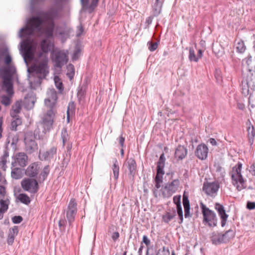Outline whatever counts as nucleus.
Here are the masks:
<instances>
[{"mask_svg": "<svg viewBox=\"0 0 255 255\" xmlns=\"http://www.w3.org/2000/svg\"><path fill=\"white\" fill-rule=\"evenodd\" d=\"M163 174H160L159 173H156L155 177L154 178L155 181V188L159 189L161 186V184L163 182Z\"/></svg>", "mask_w": 255, "mask_h": 255, "instance_id": "obj_35", "label": "nucleus"}, {"mask_svg": "<svg viewBox=\"0 0 255 255\" xmlns=\"http://www.w3.org/2000/svg\"><path fill=\"white\" fill-rule=\"evenodd\" d=\"M124 165L126 166L128 170V175L134 177L137 171V165L133 158H127Z\"/></svg>", "mask_w": 255, "mask_h": 255, "instance_id": "obj_16", "label": "nucleus"}, {"mask_svg": "<svg viewBox=\"0 0 255 255\" xmlns=\"http://www.w3.org/2000/svg\"><path fill=\"white\" fill-rule=\"evenodd\" d=\"M67 70L68 72L66 75L70 80H72L74 78L75 75V68L74 65L72 64H69L67 66Z\"/></svg>", "mask_w": 255, "mask_h": 255, "instance_id": "obj_39", "label": "nucleus"}, {"mask_svg": "<svg viewBox=\"0 0 255 255\" xmlns=\"http://www.w3.org/2000/svg\"><path fill=\"white\" fill-rule=\"evenodd\" d=\"M21 185L24 191L33 194L37 193L39 189L38 183L35 179H24L21 182Z\"/></svg>", "mask_w": 255, "mask_h": 255, "instance_id": "obj_8", "label": "nucleus"}, {"mask_svg": "<svg viewBox=\"0 0 255 255\" xmlns=\"http://www.w3.org/2000/svg\"><path fill=\"white\" fill-rule=\"evenodd\" d=\"M222 235V233L213 232L211 237V240L212 244L215 245H219L224 244L223 239Z\"/></svg>", "mask_w": 255, "mask_h": 255, "instance_id": "obj_24", "label": "nucleus"}, {"mask_svg": "<svg viewBox=\"0 0 255 255\" xmlns=\"http://www.w3.org/2000/svg\"><path fill=\"white\" fill-rule=\"evenodd\" d=\"M54 82L57 89H58L60 92H62L64 90L63 85L62 82L60 81V79L58 76L55 77Z\"/></svg>", "mask_w": 255, "mask_h": 255, "instance_id": "obj_44", "label": "nucleus"}, {"mask_svg": "<svg viewBox=\"0 0 255 255\" xmlns=\"http://www.w3.org/2000/svg\"><path fill=\"white\" fill-rule=\"evenodd\" d=\"M247 208L250 210H253L255 209V202H248L247 204Z\"/></svg>", "mask_w": 255, "mask_h": 255, "instance_id": "obj_63", "label": "nucleus"}, {"mask_svg": "<svg viewBox=\"0 0 255 255\" xmlns=\"http://www.w3.org/2000/svg\"><path fill=\"white\" fill-rule=\"evenodd\" d=\"M24 143L25 150L29 154L33 153L38 148V145L35 140V136L31 132L25 134Z\"/></svg>", "mask_w": 255, "mask_h": 255, "instance_id": "obj_9", "label": "nucleus"}, {"mask_svg": "<svg viewBox=\"0 0 255 255\" xmlns=\"http://www.w3.org/2000/svg\"><path fill=\"white\" fill-rule=\"evenodd\" d=\"M219 188L220 184L218 182H205L203 185L202 190L207 195L215 197Z\"/></svg>", "mask_w": 255, "mask_h": 255, "instance_id": "obj_10", "label": "nucleus"}, {"mask_svg": "<svg viewBox=\"0 0 255 255\" xmlns=\"http://www.w3.org/2000/svg\"><path fill=\"white\" fill-rule=\"evenodd\" d=\"M176 215V212L174 209H172V212L167 211L166 213L162 216V221L168 224L170 221H171Z\"/></svg>", "mask_w": 255, "mask_h": 255, "instance_id": "obj_29", "label": "nucleus"}, {"mask_svg": "<svg viewBox=\"0 0 255 255\" xmlns=\"http://www.w3.org/2000/svg\"><path fill=\"white\" fill-rule=\"evenodd\" d=\"M16 68L13 65H8L0 69V76L2 79V89L9 96L13 95V76L16 73Z\"/></svg>", "mask_w": 255, "mask_h": 255, "instance_id": "obj_2", "label": "nucleus"}, {"mask_svg": "<svg viewBox=\"0 0 255 255\" xmlns=\"http://www.w3.org/2000/svg\"><path fill=\"white\" fill-rule=\"evenodd\" d=\"M18 233V228L17 226H14L10 228L9 231L7 239V243L8 245H12L13 243L15 237L17 235Z\"/></svg>", "mask_w": 255, "mask_h": 255, "instance_id": "obj_23", "label": "nucleus"}, {"mask_svg": "<svg viewBox=\"0 0 255 255\" xmlns=\"http://www.w3.org/2000/svg\"><path fill=\"white\" fill-rule=\"evenodd\" d=\"M11 176L13 179H19L22 177V169L20 168L15 167L11 170Z\"/></svg>", "mask_w": 255, "mask_h": 255, "instance_id": "obj_31", "label": "nucleus"}, {"mask_svg": "<svg viewBox=\"0 0 255 255\" xmlns=\"http://www.w3.org/2000/svg\"><path fill=\"white\" fill-rule=\"evenodd\" d=\"M14 224H19L23 220V218L20 216H14L11 219Z\"/></svg>", "mask_w": 255, "mask_h": 255, "instance_id": "obj_55", "label": "nucleus"}, {"mask_svg": "<svg viewBox=\"0 0 255 255\" xmlns=\"http://www.w3.org/2000/svg\"><path fill=\"white\" fill-rule=\"evenodd\" d=\"M48 62V58L46 57L43 59L38 65L32 67L31 69L33 71L36 72V73L41 75L43 78H45L49 73Z\"/></svg>", "mask_w": 255, "mask_h": 255, "instance_id": "obj_11", "label": "nucleus"}, {"mask_svg": "<svg viewBox=\"0 0 255 255\" xmlns=\"http://www.w3.org/2000/svg\"><path fill=\"white\" fill-rule=\"evenodd\" d=\"M86 94V88L84 86H79L77 92V98L79 103L84 99Z\"/></svg>", "mask_w": 255, "mask_h": 255, "instance_id": "obj_34", "label": "nucleus"}, {"mask_svg": "<svg viewBox=\"0 0 255 255\" xmlns=\"http://www.w3.org/2000/svg\"><path fill=\"white\" fill-rule=\"evenodd\" d=\"M68 133L66 128H63L61 130V138L63 142V144L64 145L68 140Z\"/></svg>", "mask_w": 255, "mask_h": 255, "instance_id": "obj_50", "label": "nucleus"}, {"mask_svg": "<svg viewBox=\"0 0 255 255\" xmlns=\"http://www.w3.org/2000/svg\"><path fill=\"white\" fill-rule=\"evenodd\" d=\"M45 37V38L41 41L40 46L42 52L44 53H48L50 51L51 49L53 48L54 45L53 42L48 39L50 38Z\"/></svg>", "mask_w": 255, "mask_h": 255, "instance_id": "obj_19", "label": "nucleus"}, {"mask_svg": "<svg viewBox=\"0 0 255 255\" xmlns=\"http://www.w3.org/2000/svg\"><path fill=\"white\" fill-rule=\"evenodd\" d=\"M40 170L38 162H35L30 164L25 170L26 176L31 178L37 177Z\"/></svg>", "mask_w": 255, "mask_h": 255, "instance_id": "obj_15", "label": "nucleus"}, {"mask_svg": "<svg viewBox=\"0 0 255 255\" xmlns=\"http://www.w3.org/2000/svg\"><path fill=\"white\" fill-rule=\"evenodd\" d=\"M18 199L22 203L28 205L30 202L29 197L24 193H20L18 196Z\"/></svg>", "mask_w": 255, "mask_h": 255, "instance_id": "obj_37", "label": "nucleus"}, {"mask_svg": "<svg viewBox=\"0 0 255 255\" xmlns=\"http://www.w3.org/2000/svg\"><path fill=\"white\" fill-rule=\"evenodd\" d=\"M120 237V234L118 232H115L113 233L112 238L114 242L117 241Z\"/></svg>", "mask_w": 255, "mask_h": 255, "instance_id": "obj_64", "label": "nucleus"}, {"mask_svg": "<svg viewBox=\"0 0 255 255\" xmlns=\"http://www.w3.org/2000/svg\"><path fill=\"white\" fill-rule=\"evenodd\" d=\"M6 202L5 200L2 199L0 200V220L3 218V214L8 208V204Z\"/></svg>", "mask_w": 255, "mask_h": 255, "instance_id": "obj_32", "label": "nucleus"}, {"mask_svg": "<svg viewBox=\"0 0 255 255\" xmlns=\"http://www.w3.org/2000/svg\"><path fill=\"white\" fill-rule=\"evenodd\" d=\"M201 207L203 216V223L210 227H216L218 219L216 213L207 208L204 204L201 203Z\"/></svg>", "mask_w": 255, "mask_h": 255, "instance_id": "obj_4", "label": "nucleus"}, {"mask_svg": "<svg viewBox=\"0 0 255 255\" xmlns=\"http://www.w3.org/2000/svg\"><path fill=\"white\" fill-rule=\"evenodd\" d=\"M112 170L113 172L114 178L115 179V180H117L119 178L120 168L118 164V160L116 158L114 160L113 165L112 166Z\"/></svg>", "mask_w": 255, "mask_h": 255, "instance_id": "obj_33", "label": "nucleus"}, {"mask_svg": "<svg viewBox=\"0 0 255 255\" xmlns=\"http://www.w3.org/2000/svg\"><path fill=\"white\" fill-rule=\"evenodd\" d=\"M215 209H216V210L217 211L218 213H219L220 212H223L224 211H225V208L223 206V205L219 203H215Z\"/></svg>", "mask_w": 255, "mask_h": 255, "instance_id": "obj_56", "label": "nucleus"}, {"mask_svg": "<svg viewBox=\"0 0 255 255\" xmlns=\"http://www.w3.org/2000/svg\"><path fill=\"white\" fill-rule=\"evenodd\" d=\"M224 244H227L235 236V232L232 229H229L225 233H222Z\"/></svg>", "mask_w": 255, "mask_h": 255, "instance_id": "obj_27", "label": "nucleus"}, {"mask_svg": "<svg viewBox=\"0 0 255 255\" xmlns=\"http://www.w3.org/2000/svg\"><path fill=\"white\" fill-rule=\"evenodd\" d=\"M162 5L154 4L152 5V14L155 17L159 15L161 12Z\"/></svg>", "mask_w": 255, "mask_h": 255, "instance_id": "obj_40", "label": "nucleus"}, {"mask_svg": "<svg viewBox=\"0 0 255 255\" xmlns=\"http://www.w3.org/2000/svg\"><path fill=\"white\" fill-rule=\"evenodd\" d=\"M28 157L27 155L23 152H19L16 155V160L14 163L12 162V165L14 166V164L17 163L21 167H24L27 164Z\"/></svg>", "mask_w": 255, "mask_h": 255, "instance_id": "obj_20", "label": "nucleus"}, {"mask_svg": "<svg viewBox=\"0 0 255 255\" xmlns=\"http://www.w3.org/2000/svg\"><path fill=\"white\" fill-rule=\"evenodd\" d=\"M156 255H170V252L168 248L163 247L157 251Z\"/></svg>", "mask_w": 255, "mask_h": 255, "instance_id": "obj_47", "label": "nucleus"}, {"mask_svg": "<svg viewBox=\"0 0 255 255\" xmlns=\"http://www.w3.org/2000/svg\"><path fill=\"white\" fill-rule=\"evenodd\" d=\"M189 59L190 61L197 62L199 60L197 56H196L195 51L192 48H190L189 51Z\"/></svg>", "mask_w": 255, "mask_h": 255, "instance_id": "obj_45", "label": "nucleus"}, {"mask_svg": "<svg viewBox=\"0 0 255 255\" xmlns=\"http://www.w3.org/2000/svg\"><path fill=\"white\" fill-rule=\"evenodd\" d=\"M35 102V100L34 97L29 96L27 95L24 100L25 108L27 110H30L34 107Z\"/></svg>", "mask_w": 255, "mask_h": 255, "instance_id": "obj_28", "label": "nucleus"}, {"mask_svg": "<svg viewBox=\"0 0 255 255\" xmlns=\"http://www.w3.org/2000/svg\"><path fill=\"white\" fill-rule=\"evenodd\" d=\"M147 45L148 46V49L152 52L155 51L158 47V42H152L151 41H149L147 42Z\"/></svg>", "mask_w": 255, "mask_h": 255, "instance_id": "obj_49", "label": "nucleus"}, {"mask_svg": "<svg viewBox=\"0 0 255 255\" xmlns=\"http://www.w3.org/2000/svg\"><path fill=\"white\" fill-rule=\"evenodd\" d=\"M67 221L65 219H61L58 222V226L60 228H63V230H65Z\"/></svg>", "mask_w": 255, "mask_h": 255, "instance_id": "obj_59", "label": "nucleus"}, {"mask_svg": "<svg viewBox=\"0 0 255 255\" xmlns=\"http://www.w3.org/2000/svg\"><path fill=\"white\" fill-rule=\"evenodd\" d=\"M173 201L175 205L181 204V195L175 196L173 197Z\"/></svg>", "mask_w": 255, "mask_h": 255, "instance_id": "obj_61", "label": "nucleus"}, {"mask_svg": "<svg viewBox=\"0 0 255 255\" xmlns=\"http://www.w3.org/2000/svg\"><path fill=\"white\" fill-rule=\"evenodd\" d=\"M187 149L183 145H178L175 150L174 157L177 161L182 160L187 154Z\"/></svg>", "mask_w": 255, "mask_h": 255, "instance_id": "obj_18", "label": "nucleus"}, {"mask_svg": "<svg viewBox=\"0 0 255 255\" xmlns=\"http://www.w3.org/2000/svg\"><path fill=\"white\" fill-rule=\"evenodd\" d=\"M176 212L177 214L178 215L180 221L179 222V224L182 223L183 221V211L182 208L181 207V204H178L176 205Z\"/></svg>", "mask_w": 255, "mask_h": 255, "instance_id": "obj_42", "label": "nucleus"}, {"mask_svg": "<svg viewBox=\"0 0 255 255\" xmlns=\"http://www.w3.org/2000/svg\"><path fill=\"white\" fill-rule=\"evenodd\" d=\"M8 96L3 95L1 97V102L2 104L4 106H8L10 104V99L13 95L9 96L7 94Z\"/></svg>", "mask_w": 255, "mask_h": 255, "instance_id": "obj_46", "label": "nucleus"}, {"mask_svg": "<svg viewBox=\"0 0 255 255\" xmlns=\"http://www.w3.org/2000/svg\"><path fill=\"white\" fill-rule=\"evenodd\" d=\"M50 171V168L49 165H46L43 167L38 177V181L39 183L43 182L46 179L47 176L49 174Z\"/></svg>", "mask_w": 255, "mask_h": 255, "instance_id": "obj_26", "label": "nucleus"}, {"mask_svg": "<svg viewBox=\"0 0 255 255\" xmlns=\"http://www.w3.org/2000/svg\"><path fill=\"white\" fill-rule=\"evenodd\" d=\"M75 104L74 102L71 101L69 102L67 110V121L69 122V118H70V113L73 114L75 112Z\"/></svg>", "mask_w": 255, "mask_h": 255, "instance_id": "obj_38", "label": "nucleus"}, {"mask_svg": "<svg viewBox=\"0 0 255 255\" xmlns=\"http://www.w3.org/2000/svg\"><path fill=\"white\" fill-rule=\"evenodd\" d=\"M218 213L221 219V226L224 227L226 225L229 215L226 213V211L220 212Z\"/></svg>", "mask_w": 255, "mask_h": 255, "instance_id": "obj_36", "label": "nucleus"}, {"mask_svg": "<svg viewBox=\"0 0 255 255\" xmlns=\"http://www.w3.org/2000/svg\"><path fill=\"white\" fill-rule=\"evenodd\" d=\"M242 166V163L239 162L233 167L232 172L230 173L232 180L235 182L233 184L236 186V188L239 191L246 188V186L244 185L245 180L241 173Z\"/></svg>", "mask_w": 255, "mask_h": 255, "instance_id": "obj_3", "label": "nucleus"}, {"mask_svg": "<svg viewBox=\"0 0 255 255\" xmlns=\"http://www.w3.org/2000/svg\"><path fill=\"white\" fill-rule=\"evenodd\" d=\"M248 137L249 142L250 145H252L254 142V138L255 136V128L253 126H249L247 129Z\"/></svg>", "mask_w": 255, "mask_h": 255, "instance_id": "obj_30", "label": "nucleus"}, {"mask_svg": "<svg viewBox=\"0 0 255 255\" xmlns=\"http://www.w3.org/2000/svg\"><path fill=\"white\" fill-rule=\"evenodd\" d=\"M11 116L13 118V121L11 123V129L12 130H16L18 126L20 125L22 123L21 119L18 115L11 113Z\"/></svg>", "mask_w": 255, "mask_h": 255, "instance_id": "obj_25", "label": "nucleus"}, {"mask_svg": "<svg viewBox=\"0 0 255 255\" xmlns=\"http://www.w3.org/2000/svg\"><path fill=\"white\" fill-rule=\"evenodd\" d=\"M51 59L54 63V66L61 68L68 61V56L63 50H59L51 52Z\"/></svg>", "mask_w": 255, "mask_h": 255, "instance_id": "obj_5", "label": "nucleus"}, {"mask_svg": "<svg viewBox=\"0 0 255 255\" xmlns=\"http://www.w3.org/2000/svg\"><path fill=\"white\" fill-rule=\"evenodd\" d=\"M182 203L184 209V216L185 218H190L192 215L190 214V205L188 196L185 192L183 195Z\"/></svg>", "mask_w": 255, "mask_h": 255, "instance_id": "obj_21", "label": "nucleus"}, {"mask_svg": "<svg viewBox=\"0 0 255 255\" xmlns=\"http://www.w3.org/2000/svg\"><path fill=\"white\" fill-rule=\"evenodd\" d=\"M57 154V147L53 146L47 150L42 153L40 152L38 155L39 158L41 161H50Z\"/></svg>", "mask_w": 255, "mask_h": 255, "instance_id": "obj_13", "label": "nucleus"}, {"mask_svg": "<svg viewBox=\"0 0 255 255\" xmlns=\"http://www.w3.org/2000/svg\"><path fill=\"white\" fill-rule=\"evenodd\" d=\"M77 204L75 199L72 198L68 205L66 211V218L69 226L72 227V223L75 221L76 215L77 213Z\"/></svg>", "mask_w": 255, "mask_h": 255, "instance_id": "obj_7", "label": "nucleus"}, {"mask_svg": "<svg viewBox=\"0 0 255 255\" xmlns=\"http://www.w3.org/2000/svg\"><path fill=\"white\" fill-rule=\"evenodd\" d=\"M141 244H142V245H143V244H145V245L147 247H148L149 246V245L150 244V241L148 238L147 236L144 235L143 236V237H142V241Z\"/></svg>", "mask_w": 255, "mask_h": 255, "instance_id": "obj_60", "label": "nucleus"}, {"mask_svg": "<svg viewBox=\"0 0 255 255\" xmlns=\"http://www.w3.org/2000/svg\"><path fill=\"white\" fill-rule=\"evenodd\" d=\"M81 50L79 48H76L73 53L72 56V59L74 60H76L79 58Z\"/></svg>", "mask_w": 255, "mask_h": 255, "instance_id": "obj_58", "label": "nucleus"}, {"mask_svg": "<svg viewBox=\"0 0 255 255\" xmlns=\"http://www.w3.org/2000/svg\"><path fill=\"white\" fill-rule=\"evenodd\" d=\"M99 0H92L91 3L88 5L87 9L88 10L89 13H91L97 5Z\"/></svg>", "mask_w": 255, "mask_h": 255, "instance_id": "obj_48", "label": "nucleus"}, {"mask_svg": "<svg viewBox=\"0 0 255 255\" xmlns=\"http://www.w3.org/2000/svg\"><path fill=\"white\" fill-rule=\"evenodd\" d=\"M166 158L164 153L163 152L160 156L158 161L157 162L156 173L164 175L165 172L164 168L165 166Z\"/></svg>", "mask_w": 255, "mask_h": 255, "instance_id": "obj_22", "label": "nucleus"}, {"mask_svg": "<svg viewBox=\"0 0 255 255\" xmlns=\"http://www.w3.org/2000/svg\"><path fill=\"white\" fill-rule=\"evenodd\" d=\"M71 28L64 26H60L57 28V32L61 38L62 42H65L69 38L70 34L71 32Z\"/></svg>", "mask_w": 255, "mask_h": 255, "instance_id": "obj_17", "label": "nucleus"}, {"mask_svg": "<svg viewBox=\"0 0 255 255\" xmlns=\"http://www.w3.org/2000/svg\"><path fill=\"white\" fill-rule=\"evenodd\" d=\"M54 117V114L52 109L48 110L44 115L43 118V128H44L43 132L45 133L49 131L52 128Z\"/></svg>", "mask_w": 255, "mask_h": 255, "instance_id": "obj_12", "label": "nucleus"}, {"mask_svg": "<svg viewBox=\"0 0 255 255\" xmlns=\"http://www.w3.org/2000/svg\"><path fill=\"white\" fill-rule=\"evenodd\" d=\"M37 14V15L29 18L27 25L20 29L18 33L19 37L32 36L35 31L41 32L47 38L53 37L55 20L59 17V10L51 7L47 11L41 10Z\"/></svg>", "mask_w": 255, "mask_h": 255, "instance_id": "obj_1", "label": "nucleus"}, {"mask_svg": "<svg viewBox=\"0 0 255 255\" xmlns=\"http://www.w3.org/2000/svg\"><path fill=\"white\" fill-rule=\"evenodd\" d=\"M214 76L217 83L221 84L223 80L221 70L216 69L215 71Z\"/></svg>", "mask_w": 255, "mask_h": 255, "instance_id": "obj_43", "label": "nucleus"}, {"mask_svg": "<svg viewBox=\"0 0 255 255\" xmlns=\"http://www.w3.org/2000/svg\"><path fill=\"white\" fill-rule=\"evenodd\" d=\"M50 96L49 98L53 101V102L56 101L57 99V93L54 90H51L50 91Z\"/></svg>", "mask_w": 255, "mask_h": 255, "instance_id": "obj_57", "label": "nucleus"}, {"mask_svg": "<svg viewBox=\"0 0 255 255\" xmlns=\"http://www.w3.org/2000/svg\"><path fill=\"white\" fill-rule=\"evenodd\" d=\"M208 150V148L205 144L201 143L197 146L195 154L199 159L205 160L207 157Z\"/></svg>", "mask_w": 255, "mask_h": 255, "instance_id": "obj_14", "label": "nucleus"}, {"mask_svg": "<svg viewBox=\"0 0 255 255\" xmlns=\"http://www.w3.org/2000/svg\"><path fill=\"white\" fill-rule=\"evenodd\" d=\"M236 49L237 51L240 53H243L245 51L246 46L243 40H240L238 42L236 46Z\"/></svg>", "mask_w": 255, "mask_h": 255, "instance_id": "obj_41", "label": "nucleus"}, {"mask_svg": "<svg viewBox=\"0 0 255 255\" xmlns=\"http://www.w3.org/2000/svg\"><path fill=\"white\" fill-rule=\"evenodd\" d=\"M180 185V181L178 179L173 180L170 183H167L161 189L162 196L164 198L171 197L175 193Z\"/></svg>", "mask_w": 255, "mask_h": 255, "instance_id": "obj_6", "label": "nucleus"}, {"mask_svg": "<svg viewBox=\"0 0 255 255\" xmlns=\"http://www.w3.org/2000/svg\"><path fill=\"white\" fill-rule=\"evenodd\" d=\"M8 48L5 47H0V61L3 59L4 56L7 53Z\"/></svg>", "mask_w": 255, "mask_h": 255, "instance_id": "obj_54", "label": "nucleus"}, {"mask_svg": "<svg viewBox=\"0 0 255 255\" xmlns=\"http://www.w3.org/2000/svg\"><path fill=\"white\" fill-rule=\"evenodd\" d=\"M125 141V138L123 136V133L121 134L119 138V142L122 147L125 146L124 143Z\"/></svg>", "mask_w": 255, "mask_h": 255, "instance_id": "obj_62", "label": "nucleus"}, {"mask_svg": "<svg viewBox=\"0 0 255 255\" xmlns=\"http://www.w3.org/2000/svg\"><path fill=\"white\" fill-rule=\"evenodd\" d=\"M3 58L4 64L6 66L10 65V64L12 61V58L9 53L8 50L7 51V53H6V54H5Z\"/></svg>", "mask_w": 255, "mask_h": 255, "instance_id": "obj_52", "label": "nucleus"}, {"mask_svg": "<svg viewBox=\"0 0 255 255\" xmlns=\"http://www.w3.org/2000/svg\"><path fill=\"white\" fill-rule=\"evenodd\" d=\"M21 110V104L19 102H16L15 104L14 107H13V111L11 113H13L14 115H18Z\"/></svg>", "mask_w": 255, "mask_h": 255, "instance_id": "obj_51", "label": "nucleus"}, {"mask_svg": "<svg viewBox=\"0 0 255 255\" xmlns=\"http://www.w3.org/2000/svg\"><path fill=\"white\" fill-rule=\"evenodd\" d=\"M33 53L30 49H27L25 53H23V58L25 62L26 63V58L31 59Z\"/></svg>", "mask_w": 255, "mask_h": 255, "instance_id": "obj_53", "label": "nucleus"}]
</instances>
